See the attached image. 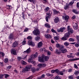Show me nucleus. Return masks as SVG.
<instances>
[{"mask_svg":"<svg viewBox=\"0 0 79 79\" xmlns=\"http://www.w3.org/2000/svg\"><path fill=\"white\" fill-rule=\"evenodd\" d=\"M58 74L59 75H63V74H64V73L63 71L59 72L58 73Z\"/></svg>","mask_w":79,"mask_h":79,"instance_id":"nucleus-31","label":"nucleus"},{"mask_svg":"<svg viewBox=\"0 0 79 79\" xmlns=\"http://www.w3.org/2000/svg\"><path fill=\"white\" fill-rule=\"evenodd\" d=\"M18 45V42L16 41H15L12 44V47L13 48H15V47H17Z\"/></svg>","mask_w":79,"mask_h":79,"instance_id":"nucleus-10","label":"nucleus"},{"mask_svg":"<svg viewBox=\"0 0 79 79\" xmlns=\"http://www.w3.org/2000/svg\"><path fill=\"white\" fill-rule=\"evenodd\" d=\"M28 30H29L28 28H26L24 29V32H27L28 31Z\"/></svg>","mask_w":79,"mask_h":79,"instance_id":"nucleus-56","label":"nucleus"},{"mask_svg":"<svg viewBox=\"0 0 79 79\" xmlns=\"http://www.w3.org/2000/svg\"><path fill=\"white\" fill-rule=\"evenodd\" d=\"M42 45H43V44H42V41L38 43V48H40V47H41V46H42Z\"/></svg>","mask_w":79,"mask_h":79,"instance_id":"nucleus-20","label":"nucleus"},{"mask_svg":"<svg viewBox=\"0 0 79 79\" xmlns=\"http://www.w3.org/2000/svg\"><path fill=\"white\" fill-rule=\"evenodd\" d=\"M28 44L29 45H31L32 47H34L35 43L34 42L32 41L31 40H29L28 42Z\"/></svg>","mask_w":79,"mask_h":79,"instance_id":"nucleus-3","label":"nucleus"},{"mask_svg":"<svg viewBox=\"0 0 79 79\" xmlns=\"http://www.w3.org/2000/svg\"><path fill=\"white\" fill-rule=\"evenodd\" d=\"M77 7L79 8V2H77Z\"/></svg>","mask_w":79,"mask_h":79,"instance_id":"nucleus-64","label":"nucleus"},{"mask_svg":"<svg viewBox=\"0 0 79 79\" xmlns=\"http://www.w3.org/2000/svg\"><path fill=\"white\" fill-rule=\"evenodd\" d=\"M45 37L46 38H47V39L51 38V36L49 34H45Z\"/></svg>","mask_w":79,"mask_h":79,"instance_id":"nucleus-19","label":"nucleus"},{"mask_svg":"<svg viewBox=\"0 0 79 79\" xmlns=\"http://www.w3.org/2000/svg\"><path fill=\"white\" fill-rule=\"evenodd\" d=\"M32 78H33V77H32V76H31L28 78H27L26 79H32Z\"/></svg>","mask_w":79,"mask_h":79,"instance_id":"nucleus-54","label":"nucleus"},{"mask_svg":"<svg viewBox=\"0 0 79 79\" xmlns=\"http://www.w3.org/2000/svg\"><path fill=\"white\" fill-rule=\"evenodd\" d=\"M75 46L76 47H78L79 46V43L77 42L75 44Z\"/></svg>","mask_w":79,"mask_h":79,"instance_id":"nucleus-43","label":"nucleus"},{"mask_svg":"<svg viewBox=\"0 0 79 79\" xmlns=\"http://www.w3.org/2000/svg\"><path fill=\"white\" fill-rule=\"evenodd\" d=\"M79 74V70L77 71L74 73V74L75 75H77Z\"/></svg>","mask_w":79,"mask_h":79,"instance_id":"nucleus-35","label":"nucleus"},{"mask_svg":"<svg viewBox=\"0 0 79 79\" xmlns=\"http://www.w3.org/2000/svg\"><path fill=\"white\" fill-rule=\"evenodd\" d=\"M69 42H74V39L73 38H70L69 39Z\"/></svg>","mask_w":79,"mask_h":79,"instance_id":"nucleus-34","label":"nucleus"},{"mask_svg":"<svg viewBox=\"0 0 79 79\" xmlns=\"http://www.w3.org/2000/svg\"><path fill=\"white\" fill-rule=\"evenodd\" d=\"M53 12L54 15H56V14L60 13V12L57 11L56 9H54L53 10Z\"/></svg>","mask_w":79,"mask_h":79,"instance_id":"nucleus-18","label":"nucleus"},{"mask_svg":"<svg viewBox=\"0 0 79 79\" xmlns=\"http://www.w3.org/2000/svg\"><path fill=\"white\" fill-rule=\"evenodd\" d=\"M74 3V1H71L69 3V5H70V6H71L72 5H73V3Z\"/></svg>","mask_w":79,"mask_h":79,"instance_id":"nucleus-39","label":"nucleus"},{"mask_svg":"<svg viewBox=\"0 0 79 79\" xmlns=\"http://www.w3.org/2000/svg\"><path fill=\"white\" fill-rule=\"evenodd\" d=\"M71 32L68 31V33H66L64 35V36L68 38L69 36V35L71 34H72Z\"/></svg>","mask_w":79,"mask_h":79,"instance_id":"nucleus-11","label":"nucleus"},{"mask_svg":"<svg viewBox=\"0 0 79 79\" xmlns=\"http://www.w3.org/2000/svg\"><path fill=\"white\" fill-rule=\"evenodd\" d=\"M11 53L14 55H16L17 54H16V50L13 49H12Z\"/></svg>","mask_w":79,"mask_h":79,"instance_id":"nucleus-17","label":"nucleus"},{"mask_svg":"<svg viewBox=\"0 0 79 79\" xmlns=\"http://www.w3.org/2000/svg\"><path fill=\"white\" fill-rule=\"evenodd\" d=\"M17 60H19V61H20L21 60H22V58L21 57L18 56L17 57Z\"/></svg>","mask_w":79,"mask_h":79,"instance_id":"nucleus-49","label":"nucleus"},{"mask_svg":"<svg viewBox=\"0 0 79 79\" xmlns=\"http://www.w3.org/2000/svg\"><path fill=\"white\" fill-rule=\"evenodd\" d=\"M25 39H24L23 41V42L22 43V44L23 45H25V44H26V40H25Z\"/></svg>","mask_w":79,"mask_h":79,"instance_id":"nucleus-41","label":"nucleus"},{"mask_svg":"<svg viewBox=\"0 0 79 79\" xmlns=\"http://www.w3.org/2000/svg\"><path fill=\"white\" fill-rule=\"evenodd\" d=\"M61 39L62 40H68V38L64 36V37H62Z\"/></svg>","mask_w":79,"mask_h":79,"instance_id":"nucleus-27","label":"nucleus"},{"mask_svg":"<svg viewBox=\"0 0 79 79\" xmlns=\"http://www.w3.org/2000/svg\"><path fill=\"white\" fill-rule=\"evenodd\" d=\"M0 54L1 55H2V57H3L5 55V54L3 52H0Z\"/></svg>","mask_w":79,"mask_h":79,"instance_id":"nucleus-51","label":"nucleus"},{"mask_svg":"<svg viewBox=\"0 0 79 79\" xmlns=\"http://www.w3.org/2000/svg\"><path fill=\"white\" fill-rule=\"evenodd\" d=\"M65 27H61L60 29H57V32H63L64 30H65Z\"/></svg>","mask_w":79,"mask_h":79,"instance_id":"nucleus-5","label":"nucleus"},{"mask_svg":"<svg viewBox=\"0 0 79 79\" xmlns=\"http://www.w3.org/2000/svg\"><path fill=\"white\" fill-rule=\"evenodd\" d=\"M47 76H51V77H52V75L50 74L49 73H47L46 74Z\"/></svg>","mask_w":79,"mask_h":79,"instance_id":"nucleus-53","label":"nucleus"},{"mask_svg":"<svg viewBox=\"0 0 79 79\" xmlns=\"http://www.w3.org/2000/svg\"><path fill=\"white\" fill-rule=\"evenodd\" d=\"M56 47L57 48H59L60 50L61 49V48H64V46L63 45H60V44H56Z\"/></svg>","mask_w":79,"mask_h":79,"instance_id":"nucleus-12","label":"nucleus"},{"mask_svg":"<svg viewBox=\"0 0 79 79\" xmlns=\"http://www.w3.org/2000/svg\"><path fill=\"white\" fill-rule=\"evenodd\" d=\"M72 71H73V69H70L68 70V72L71 73V72H72Z\"/></svg>","mask_w":79,"mask_h":79,"instance_id":"nucleus-59","label":"nucleus"},{"mask_svg":"<svg viewBox=\"0 0 79 79\" xmlns=\"http://www.w3.org/2000/svg\"><path fill=\"white\" fill-rule=\"evenodd\" d=\"M70 26H68L67 27V29L68 30V31L69 32H71V33H73V30L71 28H70Z\"/></svg>","mask_w":79,"mask_h":79,"instance_id":"nucleus-16","label":"nucleus"},{"mask_svg":"<svg viewBox=\"0 0 79 79\" xmlns=\"http://www.w3.org/2000/svg\"><path fill=\"white\" fill-rule=\"evenodd\" d=\"M55 79H61V78L58 76H57L55 77Z\"/></svg>","mask_w":79,"mask_h":79,"instance_id":"nucleus-45","label":"nucleus"},{"mask_svg":"<svg viewBox=\"0 0 79 79\" xmlns=\"http://www.w3.org/2000/svg\"><path fill=\"white\" fill-rule=\"evenodd\" d=\"M69 19V17L68 16H66L65 18V19L67 22L68 21V19Z\"/></svg>","mask_w":79,"mask_h":79,"instance_id":"nucleus-30","label":"nucleus"},{"mask_svg":"<svg viewBox=\"0 0 79 79\" xmlns=\"http://www.w3.org/2000/svg\"><path fill=\"white\" fill-rule=\"evenodd\" d=\"M73 13H74L77 15L78 14H79V11H77V10H73Z\"/></svg>","mask_w":79,"mask_h":79,"instance_id":"nucleus-25","label":"nucleus"},{"mask_svg":"<svg viewBox=\"0 0 79 79\" xmlns=\"http://www.w3.org/2000/svg\"><path fill=\"white\" fill-rule=\"evenodd\" d=\"M69 79H74V78H73V77L72 76H71L69 77Z\"/></svg>","mask_w":79,"mask_h":79,"instance_id":"nucleus-60","label":"nucleus"},{"mask_svg":"<svg viewBox=\"0 0 79 79\" xmlns=\"http://www.w3.org/2000/svg\"><path fill=\"white\" fill-rule=\"evenodd\" d=\"M64 44L66 47H68L69 45V43L68 42H65Z\"/></svg>","mask_w":79,"mask_h":79,"instance_id":"nucleus-29","label":"nucleus"},{"mask_svg":"<svg viewBox=\"0 0 79 79\" xmlns=\"http://www.w3.org/2000/svg\"><path fill=\"white\" fill-rule=\"evenodd\" d=\"M27 40H31L32 39V37L31 36H29L27 37Z\"/></svg>","mask_w":79,"mask_h":79,"instance_id":"nucleus-28","label":"nucleus"},{"mask_svg":"<svg viewBox=\"0 0 79 79\" xmlns=\"http://www.w3.org/2000/svg\"><path fill=\"white\" fill-rule=\"evenodd\" d=\"M76 39L77 40V42H79V36H76Z\"/></svg>","mask_w":79,"mask_h":79,"instance_id":"nucleus-57","label":"nucleus"},{"mask_svg":"<svg viewBox=\"0 0 79 79\" xmlns=\"http://www.w3.org/2000/svg\"><path fill=\"white\" fill-rule=\"evenodd\" d=\"M3 75L1 74L0 75V79H2L3 78Z\"/></svg>","mask_w":79,"mask_h":79,"instance_id":"nucleus-62","label":"nucleus"},{"mask_svg":"<svg viewBox=\"0 0 79 79\" xmlns=\"http://www.w3.org/2000/svg\"><path fill=\"white\" fill-rule=\"evenodd\" d=\"M74 29L76 30V29H78V26H76V27H73Z\"/></svg>","mask_w":79,"mask_h":79,"instance_id":"nucleus-63","label":"nucleus"},{"mask_svg":"<svg viewBox=\"0 0 79 79\" xmlns=\"http://www.w3.org/2000/svg\"><path fill=\"white\" fill-rule=\"evenodd\" d=\"M9 38L10 40H13L14 39L13 34L12 33L10 34L9 36Z\"/></svg>","mask_w":79,"mask_h":79,"instance_id":"nucleus-14","label":"nucleus"},{"mask_svg":"<svg viewBox=\"0 0 79 79\" xmlns=\"http://www.w3.org/2000/svg\"><path fill=\"white\" fill-rule=\"evenodd\" d=\"M31 63L32 64H33L35 65V64L36 63L34 61H32L31 62Z\"/></svg>","mask_w":79,"mask_h":79,"instance_id":"nucleus-58","label":"nucleus"},{"mask_svg":"<svg viewBox=\"0 0 79 79\" xmlns=\"http://www.w3.org/2000/svg\"><path fill=\"white\" fill-rule=\"evenodd\" d=\"M69 8V6L67 5L65 6L64 8L65 10H66L67 9H68V8Z\"/></svg>","mask_w":79,"mask_h":79,"instance_id":"nucleus-38","label":"nucleus"},{"mask_svg":"<svg viewBox=\"0 0 79 79\" xmlns=\"http://www.w3.org/2000/svg\"><path fill=\"white\" fill-rule=\"evenodd\" d=\"M28 1L30 2H32L33 3H34L35 2V0H28Z\"/></svg>","mask_w":79,"mask_h":79,"instance_id":"nucleus-44","label":"nucleus"},{"mask_svg":"<svg viewBox=\"0 0 79 79\" xmlns=\"http://www.w3.org/2000/svg\"><path fill=\"white\" fill-rule=\"evenodd\" d=\"M37 37L35 38V40L36 41L39 40L40 39V35H36Z\"/></svg>","mask_w":79,"mask_h":79,"instance_id":"nucleus-24","label":"nucleus"},{"mask_svg":"<svg viewBox=\"0 0 79 79\" xmlns=\"http://www.w3.org/2000/svg\"><path fill=\"white\" fill-rule=\"evenodd\" d=\"M79 60V58H75L74 60V59H70L69 60V61H75V60Z\"/></svg>","mask_w":79,"mask_h":79,"instance_id":"nucleus-36","label":"nucleus"},{"mask_svg":"<svg viewBox=\"0 0 79 79\" xmlns=\"http://www.w3.org/2000/svg\"><path fill=\"white\" fill-rule=\"evenodd\" d=\"M31 52V48H29L27 49V50L24 51L23 53H30Z\"/></svg>","mask_w":79,"mask_h":79,"instance_id":"nucleus-9","label":"nucleus"},{"mask_svg":"<svg viewBox=\"0 0 79 79\" xmlns=\"http://www.w3.org/2000/svg\"><path fill=\"white\" fill-rule=\"evenodd\" d=\"M44 61H47L49 59V56H46L44 57Z\"/></svg>","mask_w":79,"mask_h":79,"instance_id":"nucleus-22","label":"nucleus"},{"mask_svg":"<svg viewBox=\"0 0 79 79\" xmlns=\"http://www.w3.org/2000/svg\"><path fill=\"white\" fill-rule=\"evenodd\" d=\"M54 23H58L60 21V19L58 17H56L54 19Z\"/></svg>","mask_w":79,"mask_h":79,"instance_id":"nucleus-15","label":"nucleus"},{"mask_svg":"<svg viewBox=\"0 0 79 79\" xmlns=\"http://www.w3.org/2000/svg\"><path fill=\"white\" fill-rule=\"evenodd\" d=\"M54 39L55 40H59V38L56 36H55L54 37Z\"/></svg>","mask_w":79,"mask_h":79,"instance_id":"nucleus-40","label":"nucleus"},{"mask_svg":"<svg viewBox=\"0 0 79 79\" xmlns=\"http://www.w3.org/2000/svg\"><path fill=\"white\" fill-rule=\"evenodd\" d=\"M11 67V66H9L7 67V69L9 70L10 69Z\"/></svg>","mask_w":79,"mask_h":79,"instance_id":"nucleus-55","label":"nucleus"},{"mask_svg":"<svg viewBox=\"0 0 79 79\" xmlns=\"http://www.w3.org/2000/svg\"><path fill=\"white\" fill-rule=\"evenodd\" d=\"M78 23H73V27H77L78 26Z\"/></svg>","mask_w":79,"mask_h":79,"instance_id":"nucleus-37","label":"nucleus"},{"mask_svg":"<svg viewBox=\"0 0 79 79\" xmlns=\"http://www.w3.org/2000/svg\"><path fill=\"white\" fill-rule=\"evenodd\" d=\"M38 55V52H36L35 55H33V56H34L35 58H37V56Z\"/></svg>","mask_w":79,"mask_h":79,"instance_id":"nucleus-33","label":"nucleus"},{"mask_svg":"<svg viewBox=\"0 0 79 79\" xmlns=\"http://www.w3.org/2000/svg\"><path fill=\"white\" fill-rule=\"evenodd\" d=\"M32 33L35 35L39 36V35H39L40 34V31H39V29H35L33 31Z\"/></svg>","mask_w":79,"mask_h":79,"instance_id":"nucleus-1","label":"nucleus"},{"mask_svg":"<svg viewBox=\"0 0 79 79\" xmlns=\"http://www.w3.org/2000/svg\"><path fill=\"white\" fill-rule=\"evenodd\" d=\"M37 66L39 68H44L46 66V64L45 63L40 64Z\"/></svg>","mask_w":79,"mask_h":79,"instance_id":"nucleus-7","label":"nucleus"},{"mask_svg":"<svg viewBox=\"0 0 79 79\" xmlns=\"http://www.w3.org/2000/svg\"><path fill=\"white\" fill-rule=\"evenodd\" d=\"M44 57H45V55H43L41 57H39V61L41 63H44Z\"/></svg>","mask_w":79,"mask_h":79,"instance_id":"nucleus-2","label":"nucleus"},{"mask_svg":"<svg viewBox=\"0 0 79 79\" xmlns=\"http://www.w3.org/2000/svg\"><path fill=\"white\" fill-rule=\"evenodd\" d=\"M47 16L46 17V20L47 22H48V19H50V17L51 16V14H47L46 15Z\"/></svg>","mask_w":79,"mask_h":79,"instance_id":"nucleus-6","label":"nucleus"},{"mask_svg":"<svg viewBox=\"0 0 79 79\" xmlns=\"http://www.w3.org/2000/svg\"><path fill=\"white\" fill-rule=\"evenodd\" d=\"M31 67H32L31 65H27L26 67L25 68V71H29V70H30V69H31Z\"/></svg>","mask_w":79,"mask_h":79,"instance_id":"nucleus-4","label":"nucleus"},{"mask_svg":"<svg viewBox=\"0 0 79 79\" xmlns=\"http://www.w3.org/2000/svg\"><path fill=\"white\" fill-rule=\"evenodd\" d=\"M22 18L23 19H25V18H24V16H25V15L24 14V12H22Z\"/></svg>","mask_w":79,"mask_h":79,"instance_id":"nucleus-47","label":"nucleus"},{"mask_svg":"<svg viewBox=\"0 0 79 79\" xmlns=\"http://www.w3.org/2000/svg\"><path fill=\"white\" fill-rule=\"evenodd\" d=\"M7 6L8 7L7 8H9V9H11V8H12L11 6L7 5Z\"/></svg>","mask_w":79,"mask_h":79,"instance_id":"nucleus-61","label":"nucleus"},{"mask_svg":"<svg viewBox=\"0 0 79 79\" xmlns=\"http://www.w3.org/2000/svg\"><path fill=\"white\" fill-rule=\"evenodd\" d=\"M48 10H49V7H47L45 8V11H48Z\"/></svg>","mask_w":79,"mask_h":79,"instance_id":"nucleus-50","label":"nucleus"},{"mask_svg":"<svg viewBox=\"0 0 79 79\" xmlns=\"http://www.w3.org/2000/svg\"><path fill=\"white\" fill-rule=\"evenodd\" d=\"M37 70L34 67H33L31 69V71L33 73H35V71H36V70Z\"/></svg>","mask_w":79,"mask_h":79,"instance_id":"nucleus-21","label":"nucleus"},{"mask_svg":"<svg viewBox=\"0 0 79 79\" xmlns=\"http://www.w3.org/2000/svg\"><path fill=\"white\" fill-rule=\"evenodd\" d=\"M33 59H34V56H31L30 57L29 59L28 60V61L29 63H31V60H33Z\"/></svg>","mask_w":79,"mask_h":79,"instance_id":"nucleus-13","label":"nucleus"},{"mask_svg":"<svg viewBox=\"0 0 79 79\" xmlns=\"http://www.w3.org/2000/svg\"><path fill=\"white\" fill-rule=\"evenodd\" d=\"M61 48L60 49V50L62 52V53H66L67 52V49L66 48Z\"/></svg>","mask_w":79,"mask_h":79,"instance_id":"nucleus-8","label":"nucleus"},{"mask_svg":"<svg viewBox=\"0 0 79 79\" xmlns=\"http://www.w3.org/2000/svg\"><path fill=\"white\" fill-rule=\"evenodd\" d=\"M51 31L52 32H53V33H56V31L54 29H51Z\"/></svg>","mask_w":79,"mask_h":79,"instance_id":"nucleus-48","label":"nucleus"},{"mask_svg":"<svg viewBox=\"0 0 79 79\" xmlns=\"http://www.w3.org/2000/svg\"><path fill=\"white\" fill-rule=\"evenodd\" d=\"M74 68L76 69H79V68H78V67L76 64H74Z\"/></svg>","mask_w":79,"mask_h":79,"instance_id":"nucleus-46","label":"nucleus"},{"mask_svg":"<svg viewBox=\"0 0 79 79\" xmlns=\"http://www.w3.org/2000/svg\"><path fill=\"white\" fill-rule=\"evenodd\" d=\"M41 77V78H45V74H43L41 75V77Z\"/></svg>","mask_w":79,"mask_h":79,"instance_id":"nucleus-52","label":"nucleus"},{"mask_svg":"<svg viewBox=\"0 0 79 79\" xmlns=\"http://www.w3.org/2000/svg\"><path fill=\"white\" fill-rule=\"evenodd\" d=\"M56 53L58 55H60L61 53V52H60V50L56 49Z\"/></svg>","mask_w":79,"mask_h":79,"instance_id":"nucleus-23","label":"nucleus"},{"mask_svg":"<svg viewBox=\"0 0 79 79\" xmlns=\"http://www.w3.org/2000/svg\"><path fill=\"white\" fill-rule=\"evenodd\" d=\"M21 63H22L23 64L26 65L27 64V63L25 61H24V60H22L21 61Z\"/></svg>","mask_w":79,"mask_h":79,"instance_id":"nucleus-32","label":"nucleus"},{"mask_svg":"<svg viewBox=\"0 0 79 79\" xmlns=\"http://www.w3.org/2000/svg\"><path fill=\"white\" fill-rule=\"evenodd\" d=\"M45 26L48 28H50V25L48 23H46Z\"/></svg>","mask_w":79,"mask_h":79,"instance_id":"nucleus-26","label":"nucleus"},{"mask_svg":"<svg viewBox=\"0 0 79 79\" xmlns=\"http://www.w3.org/2000/svg\"><path fill=\"white\" fill-rule=\"evenodd\" d=\"M4 61L5 63H8V58H6L4 60Z\"/></svg>","mask_w":79,"mask_h":79,"instance_id":"nucleus-42","label":"nucleus"}]
</instances>
